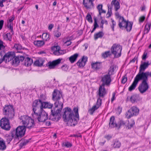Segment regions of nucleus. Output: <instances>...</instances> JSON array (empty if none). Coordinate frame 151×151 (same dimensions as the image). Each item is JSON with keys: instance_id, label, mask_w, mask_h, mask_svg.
Returning <instances> with one entry per match:
<instances>
[{"instance_id": "obj_49", "label": "nucleus", "mask_w": 151, "mask_h": 151, "mask_svg": "<svg viewBox=\"0 0 151 151\" xmlns=\"http://www.w3.org/2000/svg\"><path fill=\"white\" fill-rule=\"evenodd\" d=\"M60 47L58 46H53L51 48V50L54 51H57L60 50Z\"/></svg>"}, {"instance_id": "obj_27", "label": "nucleus", "mask_w": 151, "mask_h": 151, "mask_svg": "<svg viewBox=\"0 0 151 151\" xmlns=\"http://www.w3.org/2000/svg\"><path fill=\"white\" fill-rule=\"evenodd\" d=\"M130 111L134 113V115L136 116L137 115L139 112V109L136 106H133L131 107L130 109Z\"/></svg>"}, {"instance_id": "obj_37", "label": "nucleus", "mask_w": 151, "mask_h": 151, "mask_svg": "<svg viewBox=\"0 0 151 151\" xmlns=\"http://www.w3.org/2000/svg\"><path fill=\"white\" fill-rule=\"evenodd\" d=\"M63 147H65L67 148L70 147L72 146V144L70 142H63L62 143Z\"/></svg>"}, {"instance_id": "obj_23", "label": "nucleus", "mask_w": 151, "mask_h": 151, "mask_svg": "<svg viewBox=\"0 0 151 151\" xmlns=\"http://www.w3.org/2000/svg\"><path fill=\"white\" fill-rule=\"evenodd\" d=\"M91 65L93 68L96 70H98L102 68L101 62H96L94 63L91 64Z\"/></svg>"}, {"instance_id": "obj_39", "label": "nucleus", "mask_w": 151, "mask_h": 151, "mask_svg": "<svg viewBox=\"0 0 151 151\" xmlns=\"http://www.w3.org/2000/svg\"><path fill=\"white\" fill-rule=\"evenodd\" d=\"M111 52L109 51L105 52L104 53H102V57L104 58H106L111 55Z\"/></svg>"}, {"instance_id": "obj_12", "label": "nucleus", "mask_w": 151, "mask_h": 151, "mask_svg": "<svg viewBox=\"0 0 151 151\" xmlns=\"http://www.w3.org/2000/svg\"><path fill=\"white\" fill-rule=\"evenodd\" d=\"M42 101L39 99L34 101L32 104V110L34 113L42 110Z\"/></svg>"}, {"instance_id": "obj_33", "label": "nucleus", "mask_w": 151, "mask_h": 151, "mask_svg": "<svg viewBox=\"0 0 151 151\" xmlns=\"http://www.w3.org/2000/svg\"><path fill=\"white\" fill-rule=\"evenodd\" d=\"M6 147V145L4 142L3 141L2 139L0 138V149L1 150H4Z\"/></svg>"}, {"instance_id": "obj_29", "label": "nucleus", "mask_w": 151, "mask_h": 151, "mask_svg": "<svg viewBox=\"0 0 151 151\" xmlns=\"http://www.w3.org/2000/svg\"><path fill=\"white\" fill-rule=\"evenodd\" d=\"M34 44L38 47H41L45 44V42L42 40H36L34 42Z\"/></svg>"}, {"instance_id": "obj_42", "label": "nucleus", "mask_w": 151, "mask_h": 151, "mask_svg": "<svg viewBox=\"0 0 151 151\" xmlns=\"http://www.w3.org/2000/svg\"><path fill=\"white\" fill-rule=\"evenodd\" d=\"M98 109V107H97L96 106H93L89 110L90 114L91 115L94 112Z\"/></svg>"}, {"instance_id": "obj_64", "label": "nucleus", "mask_w": 151, "mask_h": 151, "mask_svg": "<svg viewBox=\"0 0 151 151\" xmlns=\"http://www.w3.org/2000/svg\"><path fill=\"white\" fill-rule=\"evenodd\" d=\"M29 141L28 140H27L26 142L25 141L23 142H22L20 143L21 146H23L24 145H26L27 143H28Z\"/></svg>"}, {"instance_id": "obj_15", "label": "nucleus", "mask_w": 151, "mask_h": 151, "mask_svg": "<svg viewBox=\"0 0 151 151\" xmlns=\"http://www.w3.org/2000/svg\"><path fill=\"white\" fill-rule=\"evenodd\" d=\"M101 81L103 82L102 85H108L111 81V76L108 74L104 75L102 78Z\"/></svg>"}, {"instance_id": "obj_9", "label": "nucleus", "mask_w": 151, "mask_h": 151, "mask_svg": "<svg viewBox=\"0 0 151 151\" xmlns=\"http://www.w3.org/2000/svg\"><path fill=\"white\" fill-rule=\"evenodd\" d=\"M132 24V22H127L124 17H121L119 19L118 25L119 27L121 29L124 27L128 32H130L131 30Z\"/></svg>"}, {"instance_id": "obj_58", "label": "nucleus", "mask_w": 151, "mask_h": 151, "mask_svg": "<svg viewBox=\"0 0 151 151\" xmlns=\"http://www.w3.org/2000/svg\"><path fill=\"white\" fill-rule=\"evenodd\" d=\"M147 53L146 52H145L143 55H142V59L143 60H146V59L147 58Z\"/></svg>"}, {"instance_id": "obj_20", "label": "nucleus", "mask_w": 151, "mask_h": 151, "mask_svg": "<svg viewBox=\"0 0 151 151\" xmlns=\"http://www.w3.org/2000/svg\"><path fill=\"white\" fill-rule=\"evenodd\" d=\"M111 6L112 8L113 6L114 7L115 10L116 12L120 8V3L117 0H113L111 3Z\"/></svg>"}, {"instance_id": "obj_34", "label": "nucleus", "mask_w": 151, "mask_h": 151, "mask_svg": "<svg viewBox=\"0 0 151 151\" xmlns=\"http://www.w3.org/2000/svg\"><path fill=\"white\" fill-rule=\"evenodd\" d=\"M49 35L46 33H43L42 36V38L43 40L45 41H47L50 39Z\"/></svg>"}, {"instance_id": "obj_21", "label": "nucleus", "mask_w": 151, "mask_h": 151, "mask_svg": "<svg viewBox=\"0 0 151 151\" xmlns=\"http://www.w3.org/2000/svg\"><path fill=\"white\" fill-rule=\"evenodd\" d=\"M138 83V77L136 76L134 81L131 86L129 88L128 90L129 91H132L135 89L137 84Z\"/></svg>"}, {"instance_id": "obj_10", "label": "nucleus", "mask_w": 151, "mask_h": 151, "mask_svg": "<svg viewBox=\"0 0 151 151\" xmlns=\"http://www.w3.org/2000/svg\"><path fill=\"white\" fill-rule=\"evenodd\" d=\"M122 50V46L117 44H114L111 48V53L116 58H118L121 56Z\"/></svg>"}, {"instance_id": "obj_36", "label": "nucleus", "mask_w": 151, "mask_h": 151, "mask_svg": "<svg viewBox=\"0 0 151 151\" xmlns=\"http://www.w3.org/2000/svg\"><path fill=\"white\" fill-rule=\"evenodd\" d=\"M4 38L5 39H6V40H8L9 41L12 40V35L10 32L6 34L4 36Z\"/></svg>"}, {"instance_id": "obj_40", "label": "nucleus", "mask_w": 151, "mask_h": 151, "mask_svg": "<svg viewBox=\"0 0 151 151\" xmlns=\"http://www.w3.org/2000/svg\"><path fill=\"white\" fill-rule=\"evenodd\" d=\"M128 125L127 126V127L128 129H131L134 124V122L133 120H131L130 122L128 121Z\"/></svg>"}, {"instance_id": "obj_11", "label": "nucleus", "mask_w": 151, "mask_h": 151, "mask_svg": "<svg viewBox=\"0 0 151 151\" xmlns=\"http://www.w3.org/2000/svg\"><path fill=\"white\" fill-rule=\"evenodd\" d=\"M62 109L58 108L55 111V110H52L51 114L49 116V119L58 121L61 117V113Z\"/></svg>"}, {"instance_id": "obj_5", "label": "nucleus", "mask_w": 151, "mask_h": 151, "mask_svg": "<svg viewBox=\"0 0 151 151\" xmlns=\"http://www.w3.org/2000/svg\"><path fill=\"white\" fill-rule=\"evenodd\" d=\"M32 116L34 120L39 122H45L48 119L47 113L43 110L34 113Z\"/></svg>"}, {"instance_id": "obj_1", "label": "nucleus", "mask_w": 151, "mask_h": 151, "mask_svg": "<svg viewBox=\"0 0 151 151\" xmlns=\"http://www.w3.org/2000/svg\"><path fill=\"white\" fill-rule=\"evenodd\" d=\"M64 113L63 115V118L65 122H71L73 125H75L77 122L75 117L79 119V116L78 113V109L77 107H74L73 111L75 113V116L73 114L71 109L68 107H66L63 109Z\"/></svg>"}, {"instance_id": "obj_59", "label": "nucleus", "mask_w": 151, "mask_h": 151, "mask_svg": "<svg viewBox=\"0 0 151 151\" xmlns=\"http://www.w3.org/2000/svg\"><path fill=\"white\" fill-rule=\"evenodd\" d=\"M145 17L144 16H142L140 17L139 19V22H142L145 20Z\"/></svg>"}, {"instance_id": "obj_13", "label": "nucleus", "mask_w": 151, "mask_h": 151, "mask_svg": "<svg viewBox=\"0 0 151 151\" xmlns=\"http://www.w3.org/2000/svg\"><path fill=\"white\" fill-rule=\"evenodd\" d=\"M26 131L25 127L23 126H19L18 127L12 131L13 134L15 133V135L17 137H21L23 136L25 133Z\"/></svg>"}, {"instance_id": "obj_51", "label": "nucleus", "mask_w": 151, "mask_h": 151, "mask_svg": "<svg viewBox=\"0 0 151 151\" xmlns=\"http://www.w3.org/2000/svg\"><path fill=\"white\" fill-rule=\"evenodd\" d=\"M14 47L17 50H21L22 49V46L20 44H15Z\"/></svg>"}, {"instance_id": "obj_43", "label": "nucleus", "mask_w": 151, "mask_h": 151, "mask_svg": "<svg viewBox=\"0 0 151 151\" xmlns=\"http://www.w3.org/2000/svg\"><path fill=\"white\" fill-rule=\"evenodd\" d=\"M14 54H15V53L14 52ZM15 57V54H14V58H13V59H12L11 60H13V59H14L13 61V62L14 63H15V64H18L19 63V62H20V61L19 60V58H18V56H17V57H16L15 58H14V57ZM11 61V60H10V61ZM10 61H9V62Z\"/></svg>"}, {"instance_id": "obj_60", "label": "nucleus", "mask_w": 151, "mask_h": 151, "mask_svg": "<svg viewBox=\"0 0 151 151\" xmlns=\"http://www.w3.org/2000/svg\"><path fill=\"white\" fill-rule=\"evenodd\" d=\"M18 56L19 58V59L20 61H21L22 62L25 59L24 57L22 56Z\"/></svg>"}, {"instance_id": "obj_57", "label": "nucleus", "mask_w": 151, "mask_h": 151, "mask_svg": "<svg viewBox=\"0 0 151 151\" xmlns=\"http://www.w3.org/2000/svg\"><path fill=\"white\" fill-rule=\"evenodd\" d=\"M103 5L102 4H99L97 6V8L98 9L99 12L102 10Z\"/></svg>"}, {"instance_id": "obj_28", "label": "nucleus", "mask_w": 151, "mask_h": 151, "mask_svg": "<svg viewBox=\"0 0 151 151\" xmlns=\"http://www.w3.org/2000/svg\"><path fill=\"white\" fill-rule=\"evenodd\" d=\"M104 35V33L102 31H100L94 35V39L95 40H96L99 38H101Z\"/></svg>"}, {"instance_id": "obj_47", "label": "nucleus", "mask_w": 151, "mask_h": 151, "mask_svg": "<svg viewBox=\"0 0 151 151\" xmlns=\"http://www.w3.org/2000/svg\"><path fill=\"white\" fill-rule=\"evenodd\" d=\"M86 18L88 21L89 22L91 23L93 21L92 17L91 15L90 14H87L86 17Z\"/></svg>"}, {"instance_id": "obj_61", "label": "nucleus", "mask_w": 151, "mask_h": 151, "mask_svg": "<svg viewBox=\"0 0 151 151\" xmlns=\"http://www.w3.org/2000/svg\"><path fill=\"white\" fill-rule=\"evenodd\" d=\"M6 0H0V7H2L4 6L3 2H5Z\"/></svg>"}, {"instance_id": "obj_22", "label": "nucleus", "mask_w": 151, "mask_h": 151, "mask_svg": "<svg viewBox=\"0 0 151 151\" xmlns=\"http://www.w3.org/2000/svg\"><path fill=\"white\" fill-rule=\"evenodd\" d=\"M114 116H111L110 119V122L109 123V127L111 128L114 127L117 128V124L114 121Z\"/></svg>"}, {"instance_id": "obj_63", "label": "nucleus", "mask_w": 151, "mask_h": 151, "mask_svg": "<svg viewBox=\"0 0 151 151\" xmlns=\"http://www.w3.org/2000/svg\"><path fill=\"white\" fill-rule=\"evenodd\" d=\"M14 19V16L13 15H12L11 18L9 19V22L10 23H12V22Z\"/></svg>"}, {"instance_id": "obj_48", "label": "nucleus", "mask_w": 151, "mask_h": 151, "mask_svg": "<svg viewBox=\"0 0 151 151\" xmlns=\"http://www.w3.org/2000/svg\"><path fill=\"white\" fill-rule=\"evenodd\" d=\"M125 124V122L124 121H123L122 120L120 121L117 124V128L119 129L121 126H124Z\"/></svg>"}, {"instance_id": "obj_46", "label": "nucleus", "mask_w": 151, "mask_h": 151, "mask_svg": "<svg viewBox=\"0 0 151 151\" xmlns=\"http://www.w3.org/2000/svg\"><path fill=\"white\" fill-rule=\"evenodd\" d=\"M137 98L136 96L133 95L131 96L130 100L132 103H134L136 101Z\"/></svg>"}, {"instance_id": "obj_56", "label": "nucleus", "mask_w": 151, "mask_h": 151, "mask_svg": "<svg viewBox=\"0 0 151 151\" xmlns=\"http://www.w3.org/2000/svg\"><path fill=\"white\" fill-rule=\"evenodd\" d=\"M8 25H9V27H8L11 30V32L12 34H13L14 33V32L13 31V27L12 26V23H9V22L8 23Z\"/></svg>"}, {"instance_id": "obj_8", "label": "nucleus", "mask_w": 151, "mask_h": 151, "mask_svg": "<svg viewBox=\"0 0 151 151\" xmlns=\"http://www.w3.org/2000/svg\"><path fill=\"white\" fill-rule=\"evenodd\" d=\"M3 114L6 118L12 119L14 116V111L12 106L5 105L3 109Z\"/></svg>"}, {"instance_id": "obj_35", "label": "nucleus", "mask_w": 151, "mask_h": 151, "mask_svg": "<svg viewBox=\"0 0 151 151\" xmlns=\"http://www.w3.org/2000/svg\"><path fill=\"white\" fill-rule=\"evenodd\" d=\"M114 68L115 67L114 65H112L111 66L108 70V74L110 76L113 74L115 70Z\"/></svg>"}, {"instance_id": "obj_53", "label": "nucleus", "mask_w": 151, "mask_h": 151, "mask_svg": "<svg viewBox=\"0 0 151 151\" xmlns=\"http://www.w3.org/2000/svg\"><path fill=\"white\" fill-rule=\"evenodd\" d=\"M61 35V33L59 31L57 30L55 32L54 35L57 37H59Z\"/></svg>"}, {"instance_id": "obj_6", "label": "nucleus", "mask_w": 151, "mask_h": 151, "mask_svg": "<svg viewBox=\"0 0 151 151\" xmlns=\"http://www.w3.org/2000/svg\"><path fill=\"white\" fill-rule=\"evenodd\" d=\"M149 65L148 62H144L141 64L139 68V73L136 76L138 77H151V72L147 71L144 72L145 70Z\"/></svg>"}, {"instance_id": "obj_19", "label": "nucleus", "mask_w": 151, "mask_h": 151, "mask_svg": "<svg viewBox=\"0 0 151 151\" xmlns=\"http://www.w3.org/2000/svg\"><path fill=\"white\" fill-rule=\"evenodd\" d=\"M106 94V91L104 88V86L101 85L100 86L98 94L99 97L103 98Z\"/></svg>"}, {"instance_id": "obj_4", "label": "nucleus", "mask_w": 151, "mask_h": 151, "mask_svg": "<svg viewBox=\"0 0 151 151\" xmlns=\"http://www.w3.org/2000/svg\"><path fill=\"white\" fill-rule=\"evenodd\" d=\"M149 77H138V82L142 81L138 88L140 92L143 94L146 92L149 88L148 83Z\"/></svg>"}, {"instance_id": "obj_16", "label": "nucleus", "mask_w": 151, "mask_h": 151, "mask_svg": "<svg viewBox=\"0 0 151 151\" xmlns=\"http://www.w3.org/2000/svg\"><path fill=\"white\" fill-rule=\"evenodd\" d=\"M95 0H83V4L84 7L87 9H91L93 8L94 4L93 2Z\"/></svg>"}, {"instance_id": "obj_18", "label": "nucleus", "mask_w": 151, "mask_h": 151, "mask_svg": "<svg viewBox=\"0 0 151 151\" xmlns=\"http://www.w3.org/2000/svg\"><path fill=\"white\" fill-rule=\"evenodd\" d=\"M87 60V57L83 56L81 59L79 60L77 63L76 64L79 67H83L86 64Z\"/></svg>"}, {"instance_id": "obj_25", "label": "nucleus", "mask_w": 151, "mask_h": 151, "mask_svg": "<svg viewBox=\"0 0 151 151\" xmlns=\"http://www.w3.org/2000/svg\"><path fill=\"white\" fill-rule=\"evenodd\" d=\"M33 63L32 60L29 57H27L25 59L24 65L27 66L31 65Z\"/></svg>"}, {"instance_id": "obj_7", "label": "nucleus", "mask_w": 151, "mask_h": 151, "mask_svg": "<svg viewBox=\"0 0 151 151\" xmlns=\"http://www.w3.org/2000/svg\"><path fill=\"white\" fill-rule=\"evenodd\" d=\"M19 119L25 127L30 129L34 127L35 124L34 121L29 116L23 115L21 116Z\"/></svg>"}, {"instance_id": "obj_32", "label": "nucleus", "mask_w": 151, "mask_h": 151, "mask_svg": "<svg viewBox=\"0 0 151 151\" xmlns=\"http://www.w3.org/2000/svg\"><path fill=\"white\" fill-rule=\"evenodd\" d=\"M14 136V134H12V133L11 135L6 136V142L8 144H9L10 143V142L12 139L13 138Z\"/></svg>"}, {"instance_id": "obj_38", "label": "nucleus", "mask_w": 151, "mask_h": 151, "mask_svg": "<svg viewBox=\"0 0 151 151\" xmlns=\"http://www.w3.org/2000/svg\"><path fill=\"white\" fill-rule=\"evenodd\" d=\"M125 115L126 117L128 119L130 118L134 115V113H132L131 111H130V109L126 112Z\"/></svg>"}, {"instance_id": "obj_62", "label": "nucleus", "mask_w": 151, "mask_h": 151, "mask_svg": "<svg viewBox=\"0 0 151 151\" xmlns=\"http://www.w3.org/2000/svg\"><path fill=\"white\" fill-rule=\"evenodd\" d=\"M115 15L117 18H119V19H120L121 17H123L119 15V12L117 11L115 13Z\"/></svg>"}, {"instance_id": "obj_41", "label": "nucleus", "mask_w": 151, "mask_h": 151, "mask_svg": "<svg viewBox=\"0 0 151 151\" xmlns=\"http://www.w3.org/2000/svg\"><path fill=\"white\" fill-rule=\"evenodd\" d=\"M107 6L108 8V11L107 12L106 15H108V16L107 17L108 18H109V17H111V14L112 7L111 6H110V5H109V4L107 5Z\"/></svg>"}, {"instance_id": "obj_50", "label": "nucleus", "mask_w": 151, "mask_h": 151, "mask_svg": "<svg viewBox=\"0 0 151 151\" xmlns=\"http://www.w3.org/2000/svg\"><path fill=\"white\" fill-rule=\"evenodd\" d=\"M151 24L150 23H147L145 26V29L147 30V33H148L150 29Z\"/></svg>"}, {"instance_id": "obj_44", "label": "nucleus", "mask_w": 151, "mask_h": 151, "mask_svg": "<svg viewBox=\"0 0 151 151\" xmlns=\"http://www.w3.org/2000/svg\"><path fill=\"white\" fill-rule=\"evenodd\" d=\"M121 143L118 141H116L114 144L113 146L115 148H119L121 146Z\"/></svg>"}, {"instance_id": "obj_45", "label": "nucleus", "mask_w": 151, "mask_h": 151, "mask_svg": "<svg viewBox=\"0 0 151 151\" xmlns=\"http://www.w3.org/2000/svg\"><path fill=\"white\" fill-rule=\"evenodd\" d=\"M101 97H99L98 98L97 100V102L96 105H94L96 106L98 108H99V106L101 105V104L102 99H100Z\"/></svg>"}, {"instance_id": "obj_24", "label": "nucleus", "mask_w": 151, "mask_h": 151, "mask_svg": "<svg viewBox=\"0 0 151 151\" xmlns=\"http://www.w3.org/2000/svg\"><path fill=\"white\" fill-rule=\"evenodd\" d=\"M44 61L42 58H40L35 61L34 63V64L36 66H41L43 65Z\"/></svg>"}, {"instance_id": "obj_17", "label": "nucleus", "mask_w": 151, "mask_h": 151, "mask_svg": "<svg viewBox=\"0 0 151 151\" xmlns=\"http://www.w3.org/2000/svg\"><path fill=\"white\" fill-rule=\"evenodd\" d=\"M62 59L59 58L57 60L53 61L52 62L50 61L47 63L49 68L50 69H53L61 62Z\"/></svg>"}, {"instance_id": "obj_14", "label": "nucleus", "mask_w": 151, "mask_h": 151, "mask_svg": "<svg viewBox=\"0 0 151 151\" xmlns=\"http://www.w3.org/2000/svg\"><path fill=\"white\" fill-rule=\"evenodd\" d=\"M8 119L5 117L3 118L0 120L1 127L2 129L6 130H9L11 127Z\"/></svg>"}, {"instance_id": "obj_30", "label": "nucleus", "mask_w": 151, "mask_h": 151, "mask_svg": "<svg viewBox=\"0 0 151 151\" xmlns=\"http://www.w3.org/2000/svg\"><path fill=\"white\" fill-rule=\"evenodd\" d=\"M43 106H42V109L43 108H51L52 106V104L48 102H44L42 101ZM43 110V109H42Z\"/></svg>"}, {"instance_id": "obj_26", "label": "nucleus", "mask_w": 151, "mask_h": 151, "mask_svg": "<svg viewBox=\"0 0 151 151\" xmlns=\"http://www.w3.org/2000/svg\"><path fill=\"white\" fill-rule=\"evenodd\" d=\"M78 56V53H75L69 58V60L71 63H73L76 61Z\"/></svg>"}, {"instance_id": "obj_52", "label": "nucleus", "mask_w": 151, "mask_h": 151, "mask_svg": "<svg viewBox=\"0 0 151 151\" xmlns=\"http://www.w3.org/2000/svg\"><path fill=\"white\" fill-rule=\"evenodd\" d=\"M61 69L63 70L66 71L68 70V67L65 64L61 67Z\"/></svg>"}, {"instance_id": "obj_55", "label": "nucleus", "mask_w": 151, "mask_h": 151, "mask_svg": "<svg viewBox=\"0 0 151 151\" xmlns=\"http://www.w3.org/2000/svg\"><path fill=\"white\" fill-rule=\"evenodd\" d=\"M127 79L126 76H123L122 80V83L123 84H124L127 81Z\"/></svg>"}, {"instance_id": "obj_31", "label": "nucleus", "mask_w": 151, "mask_h": 151, "mask_svg": "<svg viewBox=\"0 0 151 151\" xmlns=\"http://www.w3.org/2000/svg\"><path fill=\"white\" fill-rule=\"evenodd\" d=\"M65 52L64 50H59L57 51H55L53 52L54 54L56 55H60L64 54Z\"/></svg>"}, {"instance_id": "obj_2", "label": "nucleus", "mask_w": 151, "mask_h": 151, "mask_svg": "<svg viewBox=\"0 0 151 151\" xmlns=\"http://www.w3.org/2000/svg\"><path fill=\"white\" fill-rule=\"evenodd\" d=\"M52 99L55 101L54 104L56 108L62 109L63 101L60 91L54 90L52 94Z\"/></svg>"}, {"instance_id": "obj_54", "label": "nucleus", "mask_w": 151, "mask_h": 151, "mask_svg": "<svg viewBox=\"0 0 151 151\" xmlns=\"http://www.w3.org/2000/svg\"><path fill=\"white\" fill-rule=\"evenodd\" d=\"M111 20L112 23V24L111 25V27L112 28L113 31H114V27L116 25V22L113 19H111Z\"/></svg>"}, {"instance_id": "obj_3", "label": "nucleus", "mask_w": 151, "mask_h": 151, "mask_svg": "<svg viewBox=\"0 0 151 151\" xmlns=\"http://www.w3.org/2000/svg\"><path fill=\"white\" fill-rule=\"evenodd\" d=\"M4 48L5 47L3 45V41L0 40V64L5 60H6V63L9 62V61L13 59L14 56V53L12 52H9L4 55V52L1 50Z\"/></svg>"}]
</instances>
